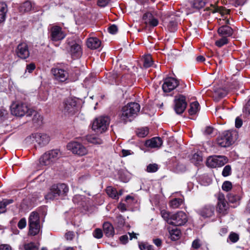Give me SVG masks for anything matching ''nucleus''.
Wrapping results in <instances>:
<instances>
[{
    "label": "nucleus",
    "instance_id": "13",
    "mask_svg": "<svg viewBox=\"0 0 250 250\" xmlns=\"http://www.w3.org/2000/svg\"><path fill=\"white\" fill-rule=\"evenodd\" d=\"M66 36V33L59 26L55 25L51 27L50 30V38L54 42L63 40Z\"/></svg>",
    "mask_w": 250,
    "mask_h": 250
},
{
    "label": "nucleus",
    "instance_id": "58",
    "mask_svg": "<svg viewBox=\"0 0 250 250\" xmlns=\"http://www.w3.org/2000/svg\"><path fill=\"white\" fill-rule=\"evenodd\" d=\"M134 153L130 150L122 149V156L126 157L127 156L132 155Z\"/></svg>",
    "mask_w": 250,
    "mask_h": 250
},
{
    "label": "nucleus",
    "instance_id": "63",
    "mask_svg": "<svg viewBox=\"0 0 250 250\" xmlns=\"http://www.w3.org/2000/svg\"><path fill=\"white\" fill-rule=\"evenodd\" d=\"M149 244L147 243H140L139 244V247L141 250H146V248L148 247Z\"/></svg>",
    "mask_w": 250,
    "mask_h": 250
},
{
    "label": "nucleus",
    "instance_id": "41",
    "mask_svg": "<svg viewBox=\"0 0 250 250\" xmlns=\"http://www.w3.org/2000/svg\"><path fill=\"white\" fill-rule=\"evenodd\" d=\"M159 169L158 165L156 164H149L146 169L147 172L153 173L156 172Z\"/></svg>",
    "mask_w": 250,
    "mask_h": 250
},
{
    "label": "nucleus",
    "instance_id": "18",
    "mask_svg": "<svg viewBox=\"0 0 250 250\" xmlns=\"http://www.w3.org/2000/svg\"><path fill=\"white\" fill-rule=\"evenodd\" d=\"M36 142L40 147L44 146L48 144L50 141V137L45 133H37L32 134Z\"/></svg>",
    "mask_w": 250,
    "mask_h": 250
},
{
    "label": "nucleus",
    "instance_id": "1",
    "mask_svg": "<svg viewBox=\"0 0 250 250\" xmlns=\"http://www.w3.org/2000/svg\"><path fill=\"white\" fill-rule=\"evenodd\" d=\"M140 106L137 103H130L122 107L119 114L121 122L126 124L131 122L140 111Z\"/></svg>",
    "mask_w": 250,
    "mask_h": 250
},
{
    "label": "nucleus",
    "instance_id": "50",
    "mask_svg": "<svg viewBox=\"0 0 250 250\" xmlns=\"http://www.w3.org/2000/svg\"><path fill=\"white\" fill-rule=\"evenodd\" d=\"M26 226V220L25 218H21L18 223V227L20 229H23Z\"/></svg>",
    "mask_w": 250,
    "mask_h": 250
},
{
    "label": "nucleus",
    "instance_id": "12",
    "mask_svg": "<svg viewBox=\"0 0 250 250\" xmlns=\"http://www.w3.org/2000/svg\"><path fill=\"white\" fill-rule=\"evenodd\" d=\"M187 106L186 97L179 95L175 97L174 109L178 114L183 113Z\"/></svg>",
    "mask_w": 250,
    "mask_h": 250
},
{
    "label": "nucleus",
    "instance_id": "46",
    "mask_svg": "<svg viewBox=\"0 0 250 250\" xmlns=\"http://www.w3.org/2000/svg\"><path fill=\"white\" fill-rule=\"evenodd\" d=\"M231 172V168L229 165L226 166L222 171V175L224 177L229 176Z\"/></svg>",
    "mask_w": 250,
    "mask_h": 250
},
{
    "label": "nucleus",
    "instance_id": "35",
    "mask_svg": "<svg viewBox=\"0 0 250 250\" xmlns=\"http://www.w3.org/2000/svg\"><path fill=\"white\" fill-rule=\"evenodd\" d=\"M183 204V200L181 198H175L171 200L169 205L173 208H179Z\"/></svg>",
    "mask_w": 250,
    "mask_h": 250
},
{
    "label": "nucleus",
    "instance_id": "53",
    "mask_svg": "<svg viewBox=\"0 0 250 250\" xmlns=\"http://www.w3.org/2000/svg\"><path fill=\"white\" fill-rule=\"evenodd\" d=\"M108 30L110 33L115 34L118 31V27L115 24H112L108 28Z\"/></svg>",
    "mask_w": 250,
    "mask_h": 250
},
{
    "label": "nucleus",
    "instance_id": "14",
    "mask_svg": "<svg viewBox=\"0 0 250 250\" xmlns=\"http://www.w3.org/2000/svg\"><path fill=\"white\" fill-rule=\"evenodd\" d=\"M222 21L219 24L225 25H222L218 29V34L221 37H226V38L231 36L233 33V30L231 27L228 25L229 24V21L228 19H223Z\"/></svg>",
    "mask_w": 250,
    "mask_h": 250
},
{
    "label": "nucleus",
    "instance_id": "7",
    "mask_svg": "<svg viewBox=\"0 0 250 250\" xmlns=\"http://www.w3.org/2000/svg\"><path fill=\"white\" fill-rule=\"evenodd\" d=\"M188 216L183 211H179L170 216L168 224L175 226H184L188 222Z\"/></svg>",
    "mask_w": 250,
    "mask_h": 250
},
{
    "label": "nucleus",
    "instance_id": "54",
    "mask_svg": "<svg viewBox=\"0 0 250 250\" xmlns=\"http://www.w3.org/2000/svg\"><path fill=\"white\" fill-rule=\"evenodd\" d=\"M214 129L210 126H206L203 131V133L206 135H210L212 134Z\"/></svg>",
    "mask_w": 250,
    "mask_h": 250
},
{
    "label": "nucleus",
    "instance_id": "28",
    "mask_svg": "<svg viewBox=\"0 0 250 250\" xmlns=\"http://www.w3.org/2000/svg\"><path fill=\"white\" fill-rule=\"evenodd\" d=\"M51 158L53 162L57 160L61 155V153L58 149H53L46 152Z\"/></svg>",
    "mask_w": 250,
    "mask_h": 250
},
{
    "label": "nucleus",
    "instance_id": "11",
    "mask_svg": "<svg viewBox=\"0 0 250 250\" xmlns=\"http://www.w3.org/2000/svg\"><path fill=\"white\" fill-rule=\"evenodd\" d=\"M67 148L73 153L79 156L85 155L88 152L87 148L84 146L77 142L68 143L67 145Z\"/></svg>",
    "mask_w": 250,
    "mask_h": 250
},
{
    "label": "nucleus",
    "instance_id": "4",
    "mask_svg": "<svg viewBox=\"0 0 250 250\" xmlns=\"http://www.w3.org/2000/svg\"><path fill=\"white\" fill-rule=\"evenodd\" d=\"M68 187L65 184H58L52 185L49 191L45 195L46 200L58 199L59 197H63L68 192Z\"/></svg>",
    "mask_w": 250,
    "mask_h": 250
},
{
    "label": "nucleus",
    "instance_id": "15",
    "mask_svg": "<svg viewBox=\"0 0 250 250\" xmlns=\"http://www.w3.org/2000/svg\"><path fill=\"white\" fill-rule=\"evenodd\" d=\"M15 52L18 57L21 59H26L30 56L29 47L25 42H21L18 44Z\"/></svg>",
    "mask_w": 250,
    "mask_h": 250
},
{
    "label": "nucleus",
    "instance_id": "31",
    "mask_svg": "<svg viewBox=\"0 0 250 250\" xmlns=\"http://www.w3.org/2000/svg\"><path fill=\"white\" fill-rule=\"evenodd\" d=\"M200 105L197 102H194L190 104L188 113L190 115H195L199 110Z\"/></svg>",
    "mask_w": 250,
    "mask_h": 250
},
{
    "label": "nucleus",
    "instance_id": "2",
    "mask_svg": "<svg viewBox=\"0 0 250 250\" xmlns=\"http://www.w3.org/2000/svg\"><path fill=\"white\" fill-rule=\"evenodd\" d=\"M81 43V41L76 36H72L67 39L65 48L72 58L78 59L82 56Z\"/></svg>",
    "mask_w": 250,
    "mask_h": 250
},
{
    "label": "nucleus",
    "instance_id": "43",
    "mask_svg": "<svg viewBox=\"0 0 250 250\" xmlns=\"http://www.w3.org/2000/svg\"><path fill=\"white\" fill-rule=\"evenodd\" d=\"M239 239V236L237 233L234 232H231L229 235L228 240H229L231 242L234 243L237 242Z\"/></svg>",
    "mask_w": 250,
    "mask_h": 250
},
{
    "label": "nucleus",
    "instance_id": "51",
    "mask_svg": "<svg viewBox=\"0 0 250 250\" xmlns=\"http://www.w3.org/2000/svg\"><path fill=\"white\" fill-rule=\"evenodd\" d=\"M243 112L245 114H250V99L244 105L243 109Z\"/></svg>",
    "mask_w": 250,
    "mask_h": 250
},
{
    "label": "nucleus",
    "instance_id": "22",
    "mask_svg": "<svg viewBox=\"0 0 250 250\" xmlns=\"http://www.w3.org/2000/svg\"><path fill=\"white\" fill-rule=\"evenodd\" d=\"M206 10L207 11H211L213 13L215 12L219 13L222 16H224L226 14H229L230 10L226 9L222 6H217L216 5L210 4V7H207Z\"/></svg>",
    "mask_w": 250,
    "mask_h": 250
},
{
    "label": "nucleus",
    "instance_id": "44",
    "mask_svg": "<svg viewBox=\"0 0 250 250\" xmlns=\"http://www.w3.org/2000/svg\"><path fill=\"white\" fill-rule=\"evenodd\" d=\"M202 246V243L201 240L197 238L195 239L192 243V248L194 250H197L201 248Z\"/></svg>",
    "mask_w": 250,
    "mask_h": 250
},
{
    "label": "nucleus",
    "instance_id": "61",
    "mask_svg": "<svg viewBox=\"0 0 250 250\" xmlns=\"http://www.w3.org/2000/svg\"><path fill=\"white\" fill-rule=\"evenodd\" d=\"M242 125V121L239 117H237L235 119V126L237 128H240Z\"/></svg>",
    "mask_w": 250,
    "mask_h": 250
},
{
    "label": "nucleus",
    "instance_id": "5",
    "mask_svg": "<svg viewBox=\"0 0 250 250\" xmlns=\"http://www.w3.org/2000/svg\"><path fill=\"white\" fill-rule=\"evenodd\" d=\"M29 235L35 236L38 234L41 229L40 216L37 212H32L28 218Z\"/></svg>",
    "mask_w": 250,
    "mask_h": 250
},
{
    "label": "nucleus",
    "instance_id": "59",
    "mask_svg": "<svg viewBox=\"0 0 250 250\" xmlns=\"http://www.w3.org/2000/svg\"><path fill=\"white\" fill-rule=\"evenodd\" d=\"M228 232V227H224L220 229L219 234L221 236L225 235Z\"/></svg>",
    "mask_w": 250,
    "mask_h": 250
},
{
    "label": "nucleus",
    "instance_id": "37",
    "mask_svg": "<svg viewBox=\"0 0 250 250\" xmlns=\"http://www.w3.org/2000/svg\"><path fill=\"white\" fill-rule=\"evenodd\" d=\"M106 193L110 197L113 199L118 198V193L116 189L112 188L111 187H108L106 188Z\"/></svg>",
    "mask_w": 250,
    "mask_h": 250
},
{
    "label": "nucleus",
    "instance_id": "45",
    "mask_svg": "<svg viewBox=\"0 0 250 250\" xmlns=\"http://www.w3.org/2000/svg\"><path fill=\"white\" fill-rule=\"evenodd\" d=\"M232 184L230 182L226 181L222 185V189L226 191H229L232 188Z\"/></svg>",
    "mask_w": 250,
    "mask_h": 250
},
{
    "label": "nucleus",
    "instance_id": "29",
    "mask_svg": "<svg viewBox=\"0 0 250 250\" xmlns=\"http://www.w3.org/2000/svg\"><path fill=\"white\" fill-rule=\"evenodd\" d=\"M53 163V161L46 152L40 158V163L42 165L48 166Z\"/></svg>",
    "mask_w": 250,
    "mask_h": 250
},
{
    "label": "nucleus",
    "instance_id": "40",
    "mask_svg": "<svg viewBox=\"0 0 250 250\" xmlns=\"http://www.w3.org/2000/svg\"><path fill=\"white\" fill-rule=\"evenodd\" d=\"M8 111L3 107L0 108V122H1L8 118Z\"/></svg>",
    "mask_w": 250,
    "mask_h": 250
},
{
    "label": "nucleus",
    "instance_id": "24",
    "mask_svg": "<svg viewBox=\"0 0 250 250\" xmlns=\"http://www.w3.org/2000/svg\"><path fill=\"white\" fill-rule=\"evenodd\" d=\"M101 44V42L97 38L91 37L87 39L86 42L87 46L91 49L98 48Z\"/></svg>",
    "mask_w": 250,
    "mask_h": 250
},
{
    "label": "nucleus",
    "instance_id": "33",
    "mask_svg": "<svg viewBox=\"0 0 250 250\" xmlns=\"http://www.w3.org/2000/svg\"><path fill=\"white\" fill-rule=\"evenodd\" d=\"M208 0H194L192 5L194 8L200 9L202 8L208 2Z\"/></svg>",
    "mask_w": 250,
    "mask_h": 250
},
{
    "label": "nucleus",
    "instance_id": "36",
    "mask_svg": "<svg viewBox=\"0 0 250 250\" xmlns=\"http://www.w3.org/2000/svg\"><path fill=\"white\" fill-rule=\"evenodd\" d=\"M144 67L146 68L149 67L153 64V61L150 55H145L143 59Z\"/></svg>",
    "mask_w": 250,
    "mask_h": 250
},
{
    "label": "nucleus",
    "instance_id": "30",
    "mask_svg": "<svg viewBox=\"0 0 250 250\" xmlns=\"http://www.w3.org/2000/svg\"><path fill=\"white\" fill-rule=\"evenodd\" d=\"M169 232L170 238L172 241H176L180 237L181 231L177 228L169 230Z\"/></svg>",
    "mask_w": 250,
    "mask_h": 250
},
{
    "label": "nucleus",
    "instance_id": "57",
    "mask_svg": "<svg viewBox=\"0 0 250 250\" xmlns=\"http://www.w3.org/2000/svg\"><path fill=\"white\" fill-rule=\"evenodd\" d=\"M65 237L67 240H72L74 237V233L73 231H68L65 233Z\"/></svg>",
    "mask_w": 250,
    "mask_h": 250
},
{
    "label": "nucleus",
    "instance_id": "39",
    "mask_svg": "<svg viewBox=\"0 0 250 250\" xmlns=\"http://www.w3.org/2000/svg\"><path fill=\"white\" fill-rule=\"evenodd\" d=\"M228 43L229 39L228 38H226V37H221V38L216 41L215 44L218 47H221Z\"/></svg>",
    "mask_w": 250,
    "mask_h": 250
},
{
    "label": "nucleus",
    "instance_id": "48",
    "mask_svg": "<svg viewBox=\"0 0 250 250\" xmlns=\"http://www.w3.org/2000/svg\"><path fill=\"white\" fill-rule=\"evenodd\" d=\"M25 250H38V248L34 243L26 244L24 246Z\"/></svg>",
    "mask_w": 250,
    "mask_h": 250
},
{
    "label": "nucleus",
    "instance_id": "16",
    "mask_svg": "<svg viewBox=\"0 0 250 250\" xmlns=\"http://www.w3.org/2000/svg\"><path fill=\"white\" fill-rule=\"evenodd\" d=\"M179 84L178 81L173 78H167L165 79L162 85V89L164 92L168 93L173 90Z\"/></svg>",
    "mask_w": 250,
    "mask_h": 250
},
{
    "label": "nucleus",
    "instance_id": "47",
    "mask_svg": "<svg viewBox=\"0 0 250 250\" xmlns=\"http://www.w3.org/2000/svg\"><path fill=\"white\" fill-rule=\"evenodd\" d=\"M93 235L96 238H101L103 236L102 230L100 229H96L93 232Z\"/></svg>",
    "mask_w": 250,
    "mask_h": 250
},
{
    "label": "nucleus",
    "instance_id": "21",
    "mask_svg": "<svg viewBox=\"0 0 250 250\" xmlns=\"http://www.w3.org/2000/svg\"><path fill=\"white\" fill-rule=\"evenodd\" d=\"M143 19L146 24H148L153 27L156 26L158 24V20L154 18L152 13L149 12L144 14Z\"/></svg>",
    "mask_w": 250,
    "mask_h": 250
},
{
    "label": "nucleus",
    "instance_id": "8",
    "mask_svg": "<svg viewBox=\"0 0 250 250\" xmlns=\"http://www.w3.org/2000/svg\"><path fill=\"white\" fill-rule=\"evenodd\" d=\"M76 101L71 98L65 100L63 103L62 111L65 115H74L77 111Z\"/></svg>",
    "mask_w": 250,
    "mask_h": 250
},
{
    "label": "nucleus",
    "instance_id": "26",
    "mask_svg": "<svg viewBox=\"0 0 250 250\" xmlns=\"http://www.w3.org/2000/svg\"><path fill=\"white\" fill-rule=\"evenodd\" d=\"M32 8L31 2L30 1H26L22 3L19 7V11L21 14L29 12Z\"/></svg>",
    "mask_w": 250,
    "mask_h": 250
},
{
    "label": "nucleus",
    "instance_id": "17",
    "mask_svg": "<svg viewBox=\"0 0 250 250\" xmlns=\"http://www.w3.org/2000/svg\"><path fill=\"white\" fill-rule=\"evenodd\" d=\"M51 73L55 79L61 82H65L68 78V73L63 69L59 68H52Z\"/></svg>",
    "mask_w": 250,
    "mask_h": 250
},
{
    "label": "nucleus",
    "instance_id": "32",
    "mask_svg": "<svg viewBox=\"0 0 250 250\" xmlns=\"http://www.w3.org/2000/svg\"><path fill=\"white\" fill-rule=\"evenodd\" d=\"M229 201L232 203H236L239 201L241 198V195L240 193H234L233 192L229 194L228 196Z\"/></svg>",
    "mask_w": 250,
    "mask_h": 250
},
{
    "label": "nucleus",
    "instance_id": "60",
    "mask_svg": "<svg viewBox=\"0 0 250 250\" xmlns=\"http://www.w3.org/2000/svg\"><path fill=\"white\" fill-rule=\"evenodd\" d=\"M128 238L127 235H124L120 237V240L122 244H125L128 242Z\"/></svg>",
    "mask_w": 250,
    "mask_h": 250
},
{
    "label": "nucleus",
    "instance_id": "20",
    "mask_svg": "<svg viewBox=\"0 0 250 250\" xmlns=\"http://www.w3.org/2000/svg\"><path fill=\"white\" fill-rule=\"evenodd\" d=\"M214 207L210 205H207L199 211L200 215L204 217H210L214 214Z\"/></svg>",
    "mask_w": 250,
    "mask_h": 250
},
{
    "label": "nucleus",
    "instance_id": "64",
    "mask_svg": "<svg viewBox=\"0 0 250 250\" xmlns=\"http://www.w3.org/2000/svg\"><path fill=\"white\" fill-rule=\"evenodd\" d=\"M6 206L5 204L2 201L0 202V213H3L6 211Z\"/></svg>",
    "mask_w": 250,
    "mask_h": 250
},
{
    "label": "nucleus",
    "instance_id": "10",
    "mask_svg": "<svg viewBox=\"0 0 250 250\" xmlns=\"http://www.w3.org/2000/svg\"><path fill=\"white\" fill-rule=\"evenodd\" d=\"M228 162V159L224 156H214L209 157L207 160V166L210 167H220L224 166Z\"/></svg>",
    "mask_w": 250,
    "mask_h": 250
},
{
    "label": "nucleus",
    "instance_id": "6",
    "mask_svg": "<svg viewBox=\"0 0 250 250\" xmlns=\"http://www.w3.org/2000/svg\"><path fill=\"white\" fill-rule=\"evenodd\" d=\"M109 123L110 119L107 116H100L93 120L92 129L97 133H102L107 129Z\"/></svg>",
    "mask_w": 250,
    "mask_h": 250
},
{
    "label": "nucleus",
    "instance_id": "27",
    "mask_svg": "<svg viewBox=\"0 0 250 250\" xmlns=\"http://www.w3.org/2000/svg\"><path fill=\"white\" fill-rule=\"evenodd\" d=\"M7 11V4L5 2H0V23L5 21Z\"/></svg>",
    "mask_w": 250,
    "mask_h": 250
},
{
    "label": "nucleus",
    "instance_id": "38",
    "mask_svg": "<svg viewBox=\"0 0 250 250\" xmlns=\"http://www.w3.org/2000/svg\"><path fill=\"white\" fill-rule=\"evenodd\" d=\"M148 128L147 127H142L137 129L136 134L139 137L144 138L148 134Z\"/></svg>",
    "mask_w": 250,
    "mask_h": 250
},
{
    "label": "nucleus",
    "instance_id": "3",
    "mask_svg": "<svg viewBox=\"0 0 250 250\" xmlns=\"http://www.w3.org/2000/svg\"><path fill=\"white\" fill-rule=\"evenodd\" d=\"M11 112L13 115L21 117L24 116H30L35 112V111L30 107L27 103L18 101L12 104Z\"/></svg>",
    "mask_w": 250,
    "mask_h": 250
},
{
    "label": "nucleus",
    "instance_id": "62",
    "mask_svg": "<svg viewBox=\"0 0 250 250\" xmlns=\"http://www.w3.org/2000/svg\"><path fill=\"white\" fill-rule=\"evenodd\" d=\"M0 250H12V249L9 245L2 244L0 245Z\"/></svg>",
    "mask_w": 250,
    "mask_h": 250
},
{
    "label": "nucleus",
    "instance_id": "23",
    "mask_svg": "<svg viewBox=\"0 0 250 250\" xmlns=\"http://www.w3.org/2000/svg\"><path fill=\"white\" fill-rule=\"evenodd\" d=\"M163 142L160 137H154L146 141L145 145L150 148H159L162 145Z\"/></svg>",
    "mask_w": 250,
    "mask_h": 250
},
{
    "label": "nucleus",
    "instance_id": "52",
    "mask_svg": "<svg viewBox=\"0 0 250 250\" xmlns=\"http://www.w3.org/2000/svg\"><path fill=\"white\" fill-rule=\"evenodd\" d=\"M161 213L162 217L168 223V221L170 219V216L169 213L165 210H162Z\"/></svg>",
    "mask_w": 250,
    "mask_h": 250
},
{
    "label": "nucleus",
    "instance_id": "56",
    "mask_svg": "<svg viewBox=\"0 0 250 250\" xmlns=\"http://www.w3.org/2000/svg\"><path fill=\"white\" fill-rule=\"evenodd\" d=\"M36 66L34 63H31L26 65V71H27L29 73H32L33 71L35 69Z\"/></svg>",
    "mask_w": 250,
    "mask_h": 250
},
{
    "label": "nucleus",
    "instance_id": "25",
    "mask_svg": "<svg viewBox=\"0 0 250 250\" xmlns=\"http://www.w3.org/2000/svg\"><path fill=\"white\" fill-rule=\"evenodd\" d=\"M103 228L104 232L107 237H110L113 236L115 232L114 229L110 223L108 222H104L103 224Z\"/></svg>",
    "mask_w": 250,
    "mask_h": 250
},
{
    "label": "nucleus",
    "instance_id": "34",
    "mask_svg": "<svg viewBox=\"0 0 250 250\" xmlns=\"http://www.w3.org/2000/svg\"><path fill=\"white\" fill-rule=\"evenodd\" d=\"M86 139L89 143L95 145H100L103 143V140L101 139L94 135L87 136Z\"/></svg>",
    "mask_w": 250,
    "mask_h": 250
},
{
    "label": "nucleus",
    "instance_id": "42",
    "mask_svg": "<svg viewBox=\"0 0 250 250\" xmlns=\"http://www.w3.org/2000/svg\"><path fill=\"white\" fill-rule=\"evenodd\" d=\"M202 157L197 153H195L191 159V161L195 165H199L202 162Z\"/></svg>",
    "mask_w": 250,
    "mask_h": 250
},
{
    "label": "nucleus",
    "instance_id": "55",
    "mask_svg": "<svg viewBox=\"0 0 250 250\" xmlns=\"http://www.w3.org/2000/svg\"><path fill=\"white\" fill-rule=\"evenodd\" d=\"M110 0H98L97 5L101 7H105L108 4Z\"/></svg>",
    "mask_w": 250,
    "mask_h": 250
},
{
    "label": "nucleus",
    "instance_id": "9",
    "mask_svg": "<svg viewBox=\"0 0 250 250\" xmlns=\"http://www.w3.org/2000/svg\"><path fill=\"white\" fill-rule=\"evenodd\" d=\"M233 133L234 132L232 133L229 131H225L218 138L217 140V144L219 146L224 147L230 146L234 142L232 136Z\"/></svg>",
    "mask_w": 250,
    "mask_h": 250
},
{
    "label": "nucleus",
    "instance_id": "19",
    "mask_svg": "<svg viewBox=\"0 0 250 250\" xmlns=\"http://www.w3.org/2000/svg\"><path fill=\"white\" fill-rule=\"evenodd\" d=\"M217 211L223 215L227 213L228 209V204L225 200V197L223 194H219L218 196Z\"/></svg>",
    "mask_w": 250,
    "mask_h": 250
},
{
    "label": "nucleus",
    "instance_id": "49",
    "mask_svg": "<svg viewBox=\"0 0 250 250\" xmlns=\"http://www.w3.org/2000/svg\"><path fill=\"white\" fill-rule=\"evenodd\" d=\"M116 222L119 226H123L125 223V220L122 215L119 214L116 217Z\"/></svg>",
    "mask_w": 250,
    "mask_h": 250
}]
</instances>
